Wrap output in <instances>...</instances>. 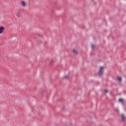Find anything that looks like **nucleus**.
I'll use <instances>...</instances> for the list:
<instances>
[{
  "mask_svg": "<svg viewBox=\"0 0 126 126\" xmlns=\"http://www.w3.org/2000/svg\"><path fill=\"white\" fill-rule=\"evenodd\" d=\"M65 78H68V75L65 76Z\"/></svg>",
  "mask_w": 126,
  "mask_h": 126,
  "instance_id": "1a4fd4ad",
  "label": "nucleus"
},
{
  "mask_svg": "<svg viewBox=\"0 0 126 126\" xmlns=\"http://www.w3.org/2000/svg\"><path fill=\"white\" fill-rule=\"evenodd\" d=\"M3 30H4V28L2 27L0 28V34H1V33L3 32Z\"/></svg>",
  "mask_w": 126,
  "mask_h": 126,
  "instance_id": "f03ea898",
  "label": "nucleus"
},
{
  "mask_svg": "<svg viewBox=\"0 0 126 126\" xmlns=\"http://www.w3.org/2000/svg\"><path fill=\"white\" fill-rule=\"evenodd\" d=\"M122 118V120L123 121H125V115H124V114H122L121 115Z\"/></svg>",
  "mask_w": 126,
  "mask_h": 126,
  "instance_id": "39448f33",
  "label": "nucleus"
},
{
  "mask_svg": "<svg viewBox=\"0 0 126 126\" xmlns=\"http://www.w3.org/2000/svg\"><path fill=\"white\" fill-rule=\"evenodd\" d=\"M104 92L105 93H108V90H107L106 89L104 90Z\"/></svg>",
  "mask_w": 126,
  "mask_h": 126,
  "instance_id": "6e6552de",
  "label": "nucleus"
},
{
  "mask_svg": "<svg viewBox=\"0 0 126 126\" xmlns=\"http://www.w3.org/2000/svg\"><path fill=\"white\" fill-rule=\"evenodd\" d=\"M103 72H104V67L100 66L99 72H98L99 75H102V74H103Z\"/></svg>",
  "mask_w": 126,
  "mask_h": 126,
  "instance_id": "f257e3e1",
  "label": "nucleus"
},
{
  "mask_svg": "<svg viewBox=\"0 0 126 126\" xmlns=\"http://www.w3.org/2000/svg\"><path fill=\"white\" fill-rule=\"evenodd\" d=\"M92 49H94V45H92Z\"/></svg>",
  "mask_w": 126,
  "mask_h": 126,
  "instance_id": "9d476101",
  "label": "nucleus"
},
{
  "mask_svg": "<svg viewBox=\"0 0 126 126\" xmlns=\"http://www.w3.org/2000/svg\"><path fill=\"white\" fill-rule=\"evenodd\" d=\"M72 52H73V54H74V55H77L78 54V52L75 49H73Z\"/></svg>",
  "mask_w": 126,
  "mask_h": 126,
  "instance_id": "7ed1b4c3",
  "label": "nucleus"
},
{
  "mask_svg": "<svg viewBox=\"0 0 126 126\" xmlns=\"http://www.w3.org/2000/svg\"><path fill=\"white\" fill-rule=\"evenodd\" d=\"M22 6H25V2H22Z\"/></svg>",
  "mask_w": 126,
  "mask_h": 126,
  "instance_id": "423d86ee",
  "label": "nucleus"
},
{
  "mask_svg": "<svg viewBox=\"0 0 126 126\" xmlns=\"http://www.w3.org/2000/svg\"><path fill=\"white\" fill-rule=\"evenodd\" d=\"M119 102H123L124 101V99L123 98H120L119 99Z\"/></svg>",
  "mask_w": 126,
  "mask_h": 126,
  "instance_id": "0eeeda50",
  "label": "nucleus"
},
{
  "mask_svg": "<svg viewBox=\"0 0 126 126\" xmlns=\"http://www.w3.org/2000/svg\"><path fill=\"white\" fill-rule=\"evenodd\" d=\"M117 80H118V81H122V77H117Z\"/></svg>",
  "mask_w": 126,
  "mask_h": 126,
  "instance_id": "20e7f679",
  "label": "nucleus"
}]
</instances>
